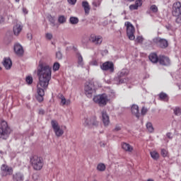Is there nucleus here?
<instances>
[{
    "mask_svg": "<svg viewBox=\"0 0 181 181\" xmlns=\"http://www.w3.org/2000/svg\"><path fill=\"white\" fill-rule=\"evenodd\" d=\"M37 76L39 81L37 85V93L35 98L38 103H43L45 90H47L49 83L52 80V67L43 63H40L37 69Z\"/></svg>",
    "mask_w": 181,
    "mask_h": 181,
    "instance_id": "nucleus-1",
    "label": "nucleus"
},
{
    "mask_svg": "<svg viewBox=\"0 0 181 181\" xmlns=\"http://www.w3.org/2000/svg\"><path fill=\"white\" fill-rule=\"evenodd\" d=\"M30 162L34 170H42V169H43V166L45 165L43 158L39 157L36 155L30 156Z\"/></svg>",
    "mask_w": 181,
    "mask_h": 181,
    "instance_id": "nucleus-2",
    "label": "nucleus"
},
{
    "mask_svg": "<svg viewBox=\"0 0 181 181\" xmlns=\"http://www.w3.org/2000/svg\"><path fill=\"white\" fill-rule=\"evenodd\" d=\"M11 132V127L8 126V122L5 120L1 121L0 124V139L6 140L9 138Z\"/></svg>",
    "mask_w": 181,
    "mask_h": 181,
    "instance_id": "nucleus-3",
    "label": "nucleus"
},
{
    "mask_svg": "<svg viewBox=\"0 0 181 181\" xmlns=\"http://www.w3.org/2000/svg\"><path fill=\"white\" fill-rule=\"evenodd\" d=\"M93 101L95 104H98L99 107H105V105L108 104L110 99H108V95L107 94L103 93L94 96Z\"/></svg>",
    "mask_w": 181,
    "mask_h": 181,
    "instance_id": "nucleus-4",
    "label": "nucleus"
},
{
    "mask_svg": "<svg viewBox=\"0 0 181 181\" xmlns=\"http://www.w3.org/2000/svg\"><path fill=\"white\" fill-rule=\"evenodd\" d=\"M128 69H122L120 72L117 74V76L115 78L117 84H124L128 81L127 76L129 74Z\"/></svg>",
    "mask_w": 181,
    "mask_h": 181,
    "instance_id": "nucleus-5",
    "label": "nucleus"
},
{
    "mask_svg": "<svg viewBox=\"0 0 181 181\" xmlns=\"http://www.w3.org/2000/svg\"><path fill=\"white\" fill-rule=\"evenodd\" d=\"M13 173V169L12 167H9L6 164H3L1 166V176L2 177H6V176H11Z\"/></svg>",
    "mask_w": 181,
    "mask_h": 181,
    "instance_id": "nucleus-6",
    "label": "nucleus"
},
{
    "mask_svg": "<svg viewBox=\"0 0 181 181\" xmlns=\"http://www.w3.org/2000/svg\"><path fill=\"white\" fill-rule=\"evenodd\" d=\"M51 124L52 127V129L54 130V132L55 133L56 136L59 138V136H62L63 134H64V131L60 128V126L59 125V123L56 120H52Z\"/></svg>",
    "mask_w": 181,
    "mask_h": 181,
    "instance_id": "nucleus-7",
    "label": "nucleus"
},
{
    "mask_svg": "<svg viewBox=\"0 0 181 181\" xmlns=\"http://www.w3.org/2000/svg\"><path fill=\"white\" fill-rule=\"evenodd\" d=\"M84 91L86 95L88 98H91V97H93V94H95V86H94V84L88 83L87 85L85 86Z\"/></svg>",
    "mask_w": 181,
    "mask_h": 181,
    "instance_id": "nucleus-8",
    "label": "nucleus"
},
{
    "mask_svg": "<svg viewBox=\"0 0 181 181\" xmlns=\"http://www.w3.org/2000/svg\"><path fill=\"white\" fill-rule=\"evenodd\" d=\"M135 27L131 24V23L127 22V35L130 40H135Z\"/></svg>",
    "mask_w": 181,
    "mask_h": 181,
    "instance_id": "nucleus-9",
    "label": "nucleus"
},
{
    "mask_svg": "<svg viewBox=\"0 0 181 181\" xmlns=\"http://www.w3.org/2000/svg\"><path fill=\"white\" fill-rule=\"evenodd\" d=\"M100 69L103 71L114 73V63L110 61L105 62L102 65H100Z\"/></svg>",
    "mask_w": 181,
    "mask_h": 181,
    "instance_id": "nucleus-10",
    "label": "nucleus"
},
{
    "mask_svg": "<svg viewBox=\"0 0 181 181\" xmlns=\"http://www.w3.org/2000/svg\"><path fill=\"white\" fill-rule=\"evenodd\" d=\"M89 40L95 46H100L103 43V37L101 35H95V34H91Z\"/></svg>",
    "mask_w": 181,
    "mask_h": 181,
    "instance_id": "nucleus-11",
    "label": "nucleus"
},
{
    "mask_svg": "<svg viewBox=\"0 0 181 181\" xmlns=\"http://www.w3.org/2000/svg\"><path fill=\"white\" fill-rule=\"evenodd\" d=\"M85 127H97L98 126V122L97 117H92L90 118H86L84 122Z\"/></svg>",
    "mask_w": 181,
    "mask_h": 181,
    "instance_id": "nucleus-12",
    "label": "nucleus"
},
{
    "mask_svg": "<svg viewBox=\"0 0 181 181\" xmlns=\"http://www.w3.org/2000/svg\"><path fill=\"white\" fill-rule=\"evenodd\" d=\"M173 16H181V4L177 1L173 5Z\"/></svg>",
    "mask_w": 181,
    "mask_h": 181,
    "instance_id": "nucleus-13",
    "label": "nucleus"
},
{
    "mask_svg": "<svg viewBox=\"0 0 181 181\" xmlns=\"http://www.w3.org/2000/svg\"><path fill=\"white\" fill-rule=\"evenodd\" d=\"M156 43L158 45V47H160V49H166V47L169 46L168 40L160 37H157L156 39Z\"/></svg>",
    "mask_w": 181,
    "mask_h": 181,
    "instance_id": "nucleus-14",
    "label": "nucleus"
},
{
    "mask_svg": "<svg viewBox=\"0 0 181 181\" xmlns=\"http://www.w3.org/2000/svg\"><path fill=\"white\" fill-rule=\"evenodd\" d=\"M158 62L161 66H169L170 64V59L165 55H160Z\"/></svg>",
    "mask_w": 181,
    "mask_h": 181,
    "instance_id": "nucleus-15",
    "label": "nucleus"
},
{
    "mask_svg": "<svg viewBox=\"0 0 181 181\" xmlns=\"http://www.w3.org/2000/svg\"><path fill=\"white\" fill-rule=\"evenodd\" d=\"M102 121L105 127H108V125H110V117L105 110L102 111Z\"/></svg>",
    "mask_w": 181,
    "mask_h": 181,
    "instance_id": "nucleus-16",
    "label": "nucleus"
},
{
    "mask_svg": "<svg viewBox=\"0 0 181 181\" xmlns=\"http://www.w3.org/2000/svg\"><path fill=\"white\" fill-rule=\"evenodd\" d=\"M132 113L135 115L137 119H139L141 114L139 113V107L136 105H133L132 106Z\"/></svg>",
    "mask_w": 181,
    "mask_h": 181,
    "instance_id": "nucleus-17",
    "label": "nucleus"
},
{
    "mask_svg": "<svg viewBox=\"0 0 181 181\" xmlns=\"http://www.w3.org/2000/svg\"><path fill=\"white\" fill-rule=\"evenodd\" d=\"M3 66L5 67L6 70H11L12 67V60H11V58H4Z\"/></svg>",
    "mask_w": 181,
    "mask_h": 181,
    "instance_id": "nucleus-18",
    "label": "nucleus"
},
{
    "mask_svg": "<svg viewBox=\"0 0 181 181\" xmlns=\"http://www.w3.org/2000/svg\"><path fill=\"white\" fill-rule=\"evenodd\" d=\"M14 52L18 56H22L23 54V47L19 44H15Z\"/></svg>",
    "mask_w": 181,
    "mask_h": 181,
    "instance_id": "nucleus-19",
    "label": "nucleus"
},
{
    "mask_svg": "<svg viewBox=\"0 0 181 181\" xmlns=\"http://www.w3.org/2000/svg\"><path fill=\"white\" fill-rule=\"evenodd\" d=\"M148 59L151 63H158L159 62V57L155 52L151 53L148 56Z\"/></svg>",
    "mask_w": 181,
    "mask_h": 181,
    "instance_id": "nucleus-20",
    "label": "nucleus"
},
{
    "mask_svg": "<svg viewBox=\"0 0 181 181\" xmlns=\"http://www.w3.org/2000/svg\"><path fill=\"white\" fill-rule=\"evenodd\" d=\"M82 8H83L86 15H88V13H90V10L91 9V7H90V4H88V1H82Z\"/></svg>",
    "mask_w": 181,
    "mask_h": 181,
    "instance_id": "nucleus-21",
    "label": "nucleus"
},
{
    "mask_svg": "<svg viewBox=\"0 0 181 181\" xmlns=\"http://www.w3.org/2000/svg\"><path fill=\"white\" fill-rule=\"evenodd\" d=\"M122 148L126 152H132V151H134V147H132L129 144L125 142L122 143Z\"/></svg>",
    "mask_w": 181,
    "mask_h": 181,
    "instance_id": "nucleus-22",
    "label": "nucleus"
},
{
    "mask_svg": "<svg viewBox=\"0 0 181 181\" xmlns=\"http://www.w3.org/2000/svg\"><path fill=\"white\" fill-rule=\"evenodd\" d=\"M76 58H77V64H78V67H83L84 66V60L83 59V56H81V54L80 53H76Z\"/></svg>",
    "mask_w": 181,
    "mask_h": 181,
    "instance_id": "nucleus-23",
    "label": "nucleus"
},
{
    "mask_svg": "<svg viewBox=\"0 0 181 181\" xmlns=\"http://www.w3.org/2000/svg\"><path fill=\"white\" fill-rule=\"evenodd\" d=\"M23 28V27H22V25H21L19 24H16L13 27V33H14V35H16V36H18V35H19V33H21V32H22Z\"/></svg>",
    "mask_w": 181,
    "mask_h": 181,
    "instance_id": "nucleus-24",
    "label": "nucleus"
},
{
    "mask_svg": "<svg viewBox=\"0 0 181 181\" xmlns=\"http://www.w3.org/2000/svg\"><path fill=\"white\" fill-rule=\"evenodd\" d=\"M13 180L14 181H23V175L21 173H17L13 175Z\"/></svg>",
    "mask_w": 181,
    "mask_h": 181,
    "instance_id": "nucleus-25",
    "label": "nucleus"
},
{
    "mask_svg": "<svg viewBox=\"0 0 181 181\" xmlns=\"http://www.w3.org/2000/svg\"><path fill=\"white\" fill-rule=\"evenodd\" d=\"M59 98L61 99V103L62 105H70V100H66V98H64V95L62 94L60 95Z\"/></svg>",
    "mask_w": 181,
    "mask_h": 181,
    "instance_id": "nucleus-26",
    "label": "nucleus"
},
{
    "mask_svg": "<svg viewBox=\"0 0 181 181\" xmlns=\"http://www.w3.org/2000/svg\"><path fill=\"white\" fill-rule=\"evenodd\" d=\"M159 100H160L161 101H169V96H168V94L161 92L159 94Z\"/></svg>",
    "mask_w": 181,
    "mask_h": 181,
    "instance_id": "nucleus-27",
    "label": "nucleus"
},
{
    "mask_svg": "<svg viewBox=\"0 0 181 181\" xmlns=\"http://www.w3.org/2000/svg\"><path fill=\"white\" fill-rule=\"evenodd\" d=\"M150 155L154 160H158V159H159V153L156 151H151Z\"/></svg>",
    "mask_w": 181,
    "mask_h": 181,
    "instance_id": "nucleus-28",
    "label": "nucleus"
},
{
    "mask_svg": "<svg viewBox=\"0 0 181 181\" xmlns=\"http://www.w3.org/2000/svg\"><path fill=\"white\" fill-rule=\"evenodd\" d=\"M69 23L71 25H77V23H78V18L74 16L70 17Z\"/></svg>",
    "mask_w": 181,
    "mask_h": 181,
    "instance_id": "nucleus-29",
    "label": "nucleus"
},
{
    "mask_svg": "<svg viewBox=\"0 0 181 181\" xmlns=\"http://www.w3.org/2000/svg\"><path fill=\"white\" fill-rule=\"evenodd\" d=\"M106 169L105 164L104 163H99L97 166V170H99V172H104Z\"/></svg>",
    "mask_w": 181,
    "mask_h": 181,
    "instance_id": "nucleus-30",
    "label": "nucleus"
},
{
    "mask_svg": "<svg viewBox=\"0 0 181 181\" xmlns=\"http://www.w3.org/2000/svg\"><path fill=\"white\" fill-rule=\"evenodd\" d=\"M58 22L61 24L66 23V22H67V18L64 16H59L58 17Z\"/></svg>",
    "mask_w": 181,
    "mask_h": 181,
    "instance_id": "nucleus-31",
    "label": "nucleus"
},
{
    "mask_svg": "<svg viewBox=\"0 0 181 181\" xmlns=\"http://www.w3.org/2000/svg\"><path fill=\"white\" fill-rule=\"evenodd\" d=\"M160 153H161V156H163V158H169V151H168V150H166L165 148H162Z\"/></svg>",
    "mask_w": 181,
    "mask_h": 181,
    "instance_id": "nucleus-32",
    "label": "nucleus"
},
{
    "mask_svg": "<svg viewBox=\"0 0 181 181\" xmlns=\"http://www.w3.org/2000/svg\"><path fill=\"white\" fill-rule=\"evenodd\" d=\"M146 128L148 132H151V133L153 132V126L152 125L151 122H147Z\"/></svg>",
    "mask_w": 181,
    "mask_h": 181,
    "instance_id": "nucleus-33",
    "label": "nucleus"
},
{
    "mask_svg": "<svg viewBox=\"0 0 181 181\" xmlns=\"http://www.w3.org/2000/svg\"><path fill=\"white\" fill-rule=\"evenodd\" d=\"M174 114L175 115L179 116L181 115V108L179 107H176L174 110Z\"/></svg>",
    "mask_w": 181,
    "mask_h": 181,
    "instance_id": "nucleus-34",
    "label": "nucleus"
},
{
    "mask_svg": "<svg viewBox=\"0 0 181 181\" xmlns=\"http://www.w3.org/2000/svg\"><path fill=\"white\" fill-rule=\"evenodd\" d=\"M150 10L153 13H158V6H156V5L153 4L152 6H151L150 7Z\"/></svg>",
    "mask_w": 181,
    "mask_h": 181,
    "instance_id": "nucleus-35",
    "label": "nucleus"
},
{
    "mask_svg": "<svg viewBox=\"0 0 181 181\" xmlns=\"http://www.w3.org/2000/svg\"><path fill=\"white\" fill-rule=\"evenodd\" d=\"M25 81L27 84H32V83H33V78L32 76H28L25 78Z\"/></svg>",
    "mask_w": 181,
    "mask_h": 181,
    "instance_id": "nucleus-36",
    "label": "nucleus"
},
{
    "mask_svg": "<svg viewBox=\"0 0 181 181\" xmlns=\"http://www.w3.org/2000/svg\"><path fill=\"white\" fill-rule=\"evenodd\" d=\"M144 1L145 0H136L134 4L136 6L141 8V6H142V4H144Z\"/></svg>",
    "mask_w": 181,
    "mask_h": 181,
    "instance_id": "nucleus-37",
    "label": "nucleus"
},
{
    "mask_svg": "<svg viewBox=\"0 0 181 181\" xmlns=\"http://www.w3.org/2000/svg\"><path fill=\"white\" fill-rule=\"evenodd\" d=\"M60 69V64L59 62H55L53 65L54 71H57Z\"/></svg>",
    "mask_w": 181,
    "mask_h": 181,
    "instance_id": "nucleus-38",
    "label": "nucleus"
},
{
    "mask_svg": "<svg viewBox=\"0 0 181 181\" xmlns=\"http://www.w3.org/2000/svg\"><path fill=\"white\" fill-rule=\"evenodd\" d=\"M101 1L102 0H95L93 2V6H95L96 8H97V6H100V5H101Z\"/></svg>",
    "mask_w": 181,
    "mask_h": 181,
    "instance_id": "nucleus-39",
    "label": "nucleus"
},
{
    "mask_svg": "<svg viewBox=\"0 0 181 181\" xmlns=\"http://www.w3.org/2000/svg\"><path fill=\"white\" fill-rule=\"evenodd\" d=\"M148 112V108H146V107H143L141 108V115H146V113Z\"/></svg>",
    "mask_w": 181,
    "mask_h": 181,
    "instance_id": "nucleus-40",
    "label": "nucleus"
},
{
    "mask_svg": "<svg viewBox=\"0 0 181 181\" xmlns=\"http://www.w3.org/2000/svg\"><path fill=\"white\" fill-rule=\"evenodd\" d=\"M138 6H136V5L134 4H131L129 6V10L130 11H136L138 10Z\"/></svg>",
    "mask_w": 181,
    "mask_h": 181,
    "instance_id": "nucleus-41",
    "label": "nucleus"
},
{
    "mask_svg": "<svg viewBox=\"0 0 181 181\" xmlns=\"http://www.w3.org/2000/svg\"><path fill=\"white\" fill-rule=\"evenodd\" d=\"M56 57L58 60H62V59H63V55L62 54V52L60 51L57 52Z\"/></svg>",
    "mask_w": 181,
    "mask_h": 181,
    "instance_id": "nucleus-42",
    "label": "nucleus"
},
{
    "mask_svg": "<svg viewBox=\"0 0 181 181\" xmlns=\"http://www.w3.org/2000/svg\"><path fill=\"white\" fill-rule=\"evenodd\" d=\"M45 37H46L47 39H48V40H52V39H53V35H52V33H47L45 35Z\"/></svg>",
    "mask_w": 181,
    "mask_h": 181,
    "instance_id": "nucleus-43",
    "label": "nucleus"
},
{
    "mask_svg": "<svg viewBox=\"0 0 181 181\" xmlns=\"http://www.w3.org/2000/svg\"><path fill=\"white\" fill-rule=\"evenodd\" d=\"M136 42L137 43H142V42H144V37H142L141 36L137 37L136 39Z\"/></svg>",
    "mask_w": 181,
    "mask_h": 181,
    "instance_id": "nucleus-44",
    "label": "nucleus"
},
{
    "mask_svg": "<svg viewBox=\"0 0 181 181\" xmlns=\"http://www.w3.org/2000/svg\"><path fill=\"white\" fill-rule=\"evenodd\" d=\"M76 2H77V0H68L69 5H76Z\"/></svg>",
    "mask_w": 181,
    "mask_h": 181,
    "instance_id": "nucleus-45",
    "label": "nucleus"
},
{
    "mask_svg": "<svg viewBox=\"0 0 181 181\" xmlns=\"http://www.w3.org/2000/svg\"><path fill=\"white\" fill-rule=\"evenodd\" d=\"M166 136H167V138H168V139H173V136H172V133H170V132L167 133Z\"/></svg>",
    "mask_w": 181,
    "mask_h": 181,
    "instance_id": "nucleus-46",
    "label": "nucleus"
},
{
    "mask_svg": "<svg viewBox=\"0 0 181 181\" xmlns=\"http://www.w3.org/2000/svg\"><path fill=\"white\" fill-rule=\"evenodd\" d=\"M38 114H39L40 115H45V110L40 109V110H39V112H38Z\"/></svg>",
    "mask_w": 181,
    "mask_h": 181,
    "instance_id": "nucleus-47",
    "label": "nucleus"
},
{
    "mask_svg": "<svg viewBox=\"0 0 181 181\" xmlns=\"http://www.w3.org/2000/svg\"><path fill=\"white\" fill-rule=\"evenodd\" d=\"M4 22H5V18L3 16L0 15V24L4 23Z\"/></svg>",
    "mask_w": 181,
    "mask_h": 181,
    "instance_id": "nucleus-48",
    "label": "nucleus"
},
{
    "mask_svg": "<svg viewBox=\"0 0 181 181\" xmlns=\"http://www.w3.org/2000/svg\"><path fill=\"white\" fill-rule=\"evenodd\" d=\"M176 17H177V18H176L177 23H181V17H180V16H176Z\"/></svg>",
    "mask_w": 181,
    "mask_h": 181,
    "instance_id": "nucleus-49",
    "label": "nucleus"
},
{
    "mask_svg": "<svg viewBox=\"0 0 181 181\" xmlns=\"http://www.w3.org/2000/svg\"><path fill=\"white\" fill-rule=\"evenodd\" d=\"M166 29H168V30H170L172 29V25L170 24L166 25H165Z\"/></svg>",
    "mask_w": 181,
    "mask_h": 181,
    "instance_id": "nucleus-50",
    "label": "nucleus"
},
{
    "mask_svg": "<svg viewBox=\"0 0 181 181\" xmlns=\"http://www.w3.org/2000/svg\"><path fill=\"white\" fill-rule=\"evenodd\" d=\"M115 131H116V132L121 131V127L116 126L115 128Z\"/></svg>",
    "mask_w": 181,
    "mask_h": 181,
    "instance_id": "nucleus-51",
    "label": "nucleus"
},
{
    "mask_svg": "<svg viewBox=\"0 0 181 181\" xmlns=\"http://www.w3.org/2000/svg\"><path fill=\"white\" fill-rule=\"evenodd\" d=\"M37 177H39V175H37V174L33 175V179H37Z\"/></svg>",
    "mask_w": 181,
    "mask_h": 181,
    "instance_id": "nucleus-52",
    "label": "nucleus"
},
{
    "mask_svg": "<svg viewBox=\"0 0 181 181\" xmlns=\"http://www.w3.org/2000/svg\"><path fill=\"white\" fill-rule=\"evenodd\" d=\"M23 13H28V9H26V8H23Z\"/></svg>",
    "mask_w": 181,
    "mask_h": 181,
    "instance_id": "nucleus-53",
    "label": "nucleus"
},
{
    "mask_svg": "<svg viewBox=\"0 0 181 181\" xmlns=\"http://www.w3.org/2000/svg\"><path fill=\"white\" fill-rule=\"evenodd\" d=\"M50 22H52V23H54V18H53V17H52L50 19H49Z\"/></svg>",
    "mask_w": 181,
    "mask_h": 181,
    "instance_id": "nucleus-54",
    "label": "nucleus"
},
{
    "mask_svg": "<svg viewBox=\"0 0 181 181\" xmlns=\"http://www.w3.org/2000/svg\"><path fill=\"white\" fill-rule=\"evenodd\" d=\"M28 37L30 39V40H32V35L28 34Z\"/></svg>",
    "mask_w": 181,
    "mask_h": 181,
    "instance_id": "nucleus-55",
    "label": "nucleus"
},
{
    "mask_svg": "<svg viewBox=\"0 0 181 181\" xmlns=\"http://www.w3.org/2000/svg\"><path fill=\"white\" fill-rule=\"evenodd\" d=\"M100 146H105V144H104L103 142H100Z\"/></svg>",
    "mask_w": 181,
    "mask_h": 181,
    "instance_id": "nucleus-56",
    "label": "nucleus"
},
{
    "mask_svg": "<svg viewBox=\"0 0 181 181\" xmlns=\"http://www.w3.org/2000/svg\"><path fill=\"white\" fill-rule=\"evenodd\" d=\"M135 0H127L128 2H134Z\"/></svg>",
    "mask_w": 181,
    "mask_h": 181,
    "instance_id": "nucleus-57",
    "label": "nucleus"
},
{
    "mask_svg": "<svg viewBox=\"0 0 181 181\" xmlns=\"http://www.w3.org/2000/svg\"><path fill=\"white\" fill-rule=\"evenodd\" d=\"M16 2L19 3L21 0H15Z\"/></svg>",
    "mask_w": 181,
    "mask_h": 181,
    "instance_id": "nucleus-58",
    "label": "nucleus"
},
{
    "mask_svg": "<svg viewBox=\"0 0 181 181\" xmlns=\"http://www.w3.org/2000/svg\"><path fill=\"white\" fill-rule=\"evenodd\" d=\"M147 181H154V180L152 179H148Z\"/></svg>",
    "mask_w": 181,
    "mask_h": 181,
    "instance_id": "nucleus-59",
    "label": "nucleus"
},
{
    "mask_svg": "<svg viewBox=\"0 0 181 181\" xmlns=\"http://www.w3.org/2000/svg\"><path fill=\"white\" fill-rule=\"evenodd\" d=\"M0 153H4V152H2L1 151H0Z\"/></svg>",
    "mask_w": 181,
    "mask_h": 181,
    "instance_id": "nucleus-60",
    "label": "nucleus"
},
{
    "mask_svg": "<svg viewBox=\"0 0 181 181\" xmlns=\"http://www.w3.org/2000/svg\"><path fill=\"white\" fill-rule=\"evenodd\" d=\"M0 70H2V68H1V67H0Z\"/></svg>",
    "mask_w": 181,
    "mask_h": 181,
    "instance_id": "nucleus-61",
    "label": "nucleus"
}]
</instances>
